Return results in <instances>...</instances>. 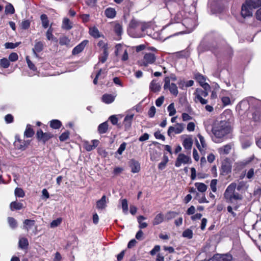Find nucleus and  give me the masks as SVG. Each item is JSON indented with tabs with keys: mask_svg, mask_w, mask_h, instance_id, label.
<instances>
[{
	"mask_svg": "<svg viewBox=\"0 0 261 261\" xmlns=\"http://www.w3.org/2000/svg\"><path fill=\"white\" fill-rule=\"evenodd\" d=\"M34 134V130L30 124H28L24 132V135L27 138L31 137Z\"/></svg>",
	"mask_w": 261,
	"mask_h": 261,
	"instance_id": "e433bc0d",
	"label": "nucleus"
},
{
	"mask_svg": "<svg viewBox=\"0 0 261 261\" xmlns=\"http://www.w3.org/2000/svg\"><path fill=\"white\" fill-rule=\"evenodd\" d=\"M29 245L28 241L26 238H22L19 239V246L21 249H25L27 248Z\"/></svg>",
	"mask_w": 261,
	"mask_h": 261,
	"instance_id": "37998d69",
	"label": "nucleus"
},
{
	"mask_svg": "<svg viewBox=\"0 0 261 261\" xmlns=\"http://www.w3.org/2000/svg\"><path fill=\"white\" fill-rule=\"evenodd\" d=\"M106 16L109 18H113L115 17L116 12L114 8H108L105 11Z\"/></svg>",
	"mask_w": 261,
	"mask_h": 261,
	"instance_id": "2f4dec72",
	"label": "nucleus"
},
{
	"mask_svg": "<svg viewBox=\"0 0 261 261\" xmlns=\"http://www.w3.org/2000/svg\"><path fill=\"white\" fill-rule=\"evenodd\" d=\"M14 193L15 196L18 197L22 198L25 195L24 191L20 188H16L15 190Z\"/></svg>",
	"mask_w": 261,
	"mask_h": 261,
	"instance_id": "3c124183",
	"label": "nucleus"
},
{
	"mask_svg": "<svg viewBox=\"0 0 261 261\" xmlns=\"http://www.w3.org/2000/svg\"><path fill=\"white\" fill-rule=\"evenodd\" d=\"M231 255L225 254L214 256L213 261H231Z\"/></svg>",
	"mask_w": 261,
	"mask_h": 261,
	"instance_id": "c85d7f7f",
	"label": "nucleus"
},
{
	"mask_svg": "<svg viewBox=\"0 0 261 261\" xmlns=\"http://www.w3.org/2000/svg\"><path fill=\"white\" fill-rule=\"evenodd\" d=\"M115 55L118 56L121 53H122L121 60L123 61H127L128 59V53L126 49L124 48L121 45L117 44L116 45Z\"/></svg>",
	"mask_w": 261,
	"mask_h": 261,
	"instance_id": "f8f14e48",
	"label": "nucleus"
},
{
	"mask_svg": "<svg viewBox=\"0 0 261 261\" xmlns=\"http://www.w3.org/2000/svg\"><path fill=\"white\" fill-rule=\"evenodd\" d=\"M35 223L33 220L26 219L23 222V228L29 231L34 226Z\"/></svg>",
	"mask_w": 261,
	"mask_h": 261,
	"instance_id": "c756f323",
	"label": "nucleus"
},
{
	"mask_svg": "<svg viewBox=\"0 0 261 261\" xmlns=\"http://www.w3.org/2000/svg\"><path fill=\"white\" fill-rule=\"evenodd\" d=\"M107 197L106 195H103L100 199L96 202V208L99 210L105 209L107 206Z\"/></svg>",
	"mask_w": 261,
	"mask_h": 261,
	"instance_id": "5701e85b",
	"label": "nucleus"
},
{
	"mask_svg": "<svg viewBox=\"0 0 261 261\" xmlns=\"http://www.w3.org/2000/svg\"><path fill=\"white\" fill-rule=\"evenodd\" d=\"M193 142L191 136H188L183 140L182 145L187 150H190L192 148Z\"/></svg>",
	"mask_w": 261,
	"mask_h": 261,
	"instance_id": "a878e982",
	"label": "nucleus"
},
{
	"mask_svg": "<svg viewBox=\"0 0 261 261\" xmlns=\"http://www.w3.org/2000/svg\"><path fill=\"white\" fill-rule=\"evenodd\" d=\"M231 145L230 144H226L219 148L218 151L220 154L225 155L228 154L231 149Z\"/></svg>",
	"mask_w": 261,
	"mask_h": 261,
	"instance_id": "393cba45",
	"label": "nucleus"
},
{
	"mask_svg": "<svg viewBox=\"0 0 261 261\" xmlns=\"http://www.w3.org/2000/svg\"><path fill=\"white\" fill-rule=\"evenodd\" d=\"M69 131H66L63 133L59 137L60 141L63 142L67 140L69 138Z\"/></svg>",
	"mask_w": 261,
	"mask_h": 261,
	"instance_id": "4d7b16f0",
	"label": "nucleus"
},
{
	"mask_svg": "<svg viewBox=\"0 0 261 261\" xmlns=\"http://www.w3.org/2000/svg\"><path fill=\"white\" fill-rule=\"evenodd\" d=\"M197 16L194 13H189L184 18L181 24H178L179 30L182 29L184 27L188 30V32L192 31L197 25Z\"/></svg>",
	"mask_w": 261,
	"mask_h": 261,
	"instance_id": "39448f33",
	"label": "nucleus"
},
{
	"mask_svg": "<svg viewBox=\"0 0 261 261\" xmlns=\"http://www.w3.org/2000/svg\"><path fill=\"white\" fill-rule=\"evenodd\" d=\"M20 42H16V43H12V42H7L5 44V46L6 48H11L13 49L16 47H17Z\"/></svg>",
	"mask_w": 261,
	"mask_h": 261,
	"instance_id": "13d9d810",
	"label": "nucleus"
},
{
	"mask_svg": "<svg viewBox=\"0 0 261 261\" xmlns=\"http://www.w3.org/2000/svg\"><path fill=\"white\" fill-rule=\"evenodd\" d=\"M146 219V218L143 216H140L138 217V222L139 223V227L140 229L146 228L147 226V224L142 221Z\"/></svg>",
	"mask_w": 261,
	"mask_h": 261,
	"instance_id": "58836bf2",
	"label": "nucleus"
},
{
	"mask_svg": "<svg viewBox=\"0 0 261 261\" xmlns=\"http://www.w3.org/2000/svg\"><path fill=\"white\" fill-rule=\"evenodd\" d=\"M195 79L203 89H211L208 84L205 82L206 78L202 74L199 73L196 74L195 75Z\"/></svg>",
	"mask_w": 261,
	"mask_h": 261,
	"instance_id": "2eb2a0df",
	"label": "nucleus"
},
{
	"mask_svg": "<svg viewBox=\"0 0 261 261\" xmlns=\"http://www.w3.org/2000/svg\"><path fill=\"white\" fill-rule=\"evenodd\" d=\"M121 205L123 212L124 214L128 213V204L127 201L126 199L121 200Z\"/></svg>",
	"mask_w": 261,
	"mask_h": 261,
	"instance_id": "8fccbe9b",
	"label": "nucleus"
},
{
	"mask_svg": "<svg viewBox=\"0 0 261 261\" xmlns=\"http://www.w3.org/2000/svg\"><path fill=\"white\" fill-rule=\"evenodd\" d=\"M161 84L156 80H152L149 85V89L153 92H158L161 90Z\"/></svg>",
	"mask_w": 261,
	"mask_h": 261,
	"instance_id": "a211bd4d",
	"label": "nucleus"
},
{
	"mask_svg": "<svg viewBox=\"0 0 261 261\" xmlns=\"http://www.w3.org/2000/svg\"><path fill=\"white\" fill-rule=\"evenodd\" d=\"M246 188V183L243 181L239 182L238 185L236 187L238 191H241Z\"/></svg>",
	"mask_w": 261,
	"mask_h": 261,
	"instance_id": "0e129e2a",
	"label": "nucleus"
},
{
	"mask_svg": "<svg viewBox=\"0 0 261 261\" xmlns=\"http://www.w3.org/2000/svg\"><path fill=\"white\" fill-rule=\"evenodd\" d=\"M103 55L99 58V62L102 63H105L108 57V47L107 46L104 44L103 46Z\"/></svg>",
	"mask_w": 261,
	"mask_h": 261,
	"instance_id": "473e14b6",
	"label": "nucleus"
},
{
	"mask_svg": "<svg viewBox=\"0 0 261 261\" xmlns=\"http://www.w3.org/2000/svg\"><path fill=\"white\" fill-rule=\"evenodd\" d=\"M116 96V94H105L102 96L101 99L104 103L109 104L114 101Z\"/></svg>",
	"mask_w": 261,
	"mask_h": 261,
	"instance_id": "4be33fe9",
	"label": "nucleus"
},
{
	"mask_svg": "<svg viewBox=\"0 0 261 261\" xmlns=\"http://www.w3.org/2000/svg\"><path fill=\"white\" fill-rule=\"evenodd\" d=\"M15 12L14 8L12 5L11 4H9L6 6L5 8V13L6 14H13Z\"/></svg>",
	"mask_w": 261,
	"mask_h": 261,
	"instance_id": "6e6d98bb",
	"label": "nucleus"
},
{
	"mask_svg": "<svg viewBox=\"0 0 261 261\" xmlns=\"http://www.w3.org/2000/svg\"><path fill=\"white\" fill-rule=\"evenodd\" d=\"M43 44L41 41H35L34 47L32 49V51L35 57H38L37 53L41 52L43 49Z\"/></svg>",
	"mask_w": 261,
	"mask_h": 261,
	"instance_id": "6ab92c4d",
	"label": "nucleus"
},
{
	"mask_svg": "<svg viewBox=\"0 0 261 261\" xmlns=\"http://www.w3.org/2000/svg\"><path fill=\"white\" fill-rule=\"evenodd\" d=\"M184 129V124L182 123H177L174 126H171L169 127L167 131L168 135L171 137L173 133L176 134H180Z\"/></svg>",
	"mask_w": 261,
	"mask_h": 261,
	"instance_id": "9b49d317",
	"label": "nucleus"
},
{
	"mask_svg": "<svg viewBox=\"0 0 261 261\" xmlns=\"http://www.w3.org/2000/svg\"><path fill=\"white\" fill-rule=\"evenodd\" d=\"M108 124L107 122L101 123L98 127V130L100 134L106 133L108 130Z\"/></svg>",
	"mask_w": 261,
	"mask_h": 261,
	"instance_id": "4c0bfd02",
	"label": "nucleus"
},
{
	"mask_svg": "<svg viewBox=\"0 0 261 261\" xmlns=\"http://www.w3.org/2000/svg\"><path fill=\"white\" fill-rule=\"evenodd\" d=\"M224 118L225 119L221 121H216L213 125L211 137L216 143L222 142L224 138L231 131V124L233 120L232 112L230 110L225 111L222 114V118Z\"/></svg>",
	"mask_w": 261,
	"mask_h": 261,
	"instance_id": "f257e3e1",
	"label": "nucleus"
},
{
	"mask_svg": "<svg viewBox=\"0 0 261 261\" xmlns=\"http://www.w3.org/2000/svg\"><path fill=\"white\" fill-rule=\"evenodd\" d=\"M62 222L61 218H58L56 220L53 221L50 223V227L54 228L59 225Z\"/></svg>",
	"mask_w": 261,
	"mask_h": 261,
	"instance_id": "e2e57ef3",
	"label": "nucleus"
},
{
	"mask_svg": "<svg viewBox=\"0 0 261 261\" xmlns=\"http://www.w3.org/2000/svg\"><path fill=\"white\" fill-rule=\"evenodd\" d=\"M231 167L228 163H223L222 164L221 172L223 175H227L231 172Z\"/></svg>",
	"mask_w": 261,
	"mask_h": 261,
	"instance_id": "cd10ccee",
	"label": "nucleus"
},
{
	"mask_svg": "<svg viewBox=\"0 0 261 261\" xmlns=\"http://www.w3.org/2000/svg\"><path fill=\"white\" fill-rule=\"evenodd\" d=\"M130 167L131 168V171L133 173H138L140 170V165L139 163L135 160H132L130 161Z\"/></svg>",
	"mask_w": 261,
	"mask_h": 261,
	"instance_id": "b1692460",
	"label": "nucleus"
},
{
	"mask_svg": "<svg viewBox=\"0 0 261 261\" xmlns=\"http://www.w3.org/2000/svg\"><path fill=\"white\" fill-rule=\"evenodd\" d=\"M168 161L169 160L168 156L166 155H164L163 157V160L159 164V169L161 170L165 169Z\"/></svg>",
	"mask_w": 261,
	"mask_h": 261,
	"instance_id": "a18cd8bd",
	"label": "nucleus"
},
{
	"mask_svg": "<svg viewBox=\"0 0 261 261\" xmlns=\"http://www.w3.org/2000/svg\"><path fill=\"white\" fill-rule=\"evenodd\" d=\"M114 32L117 35H121L122 33V26L119 24L117 23L115 25L114 29Z\"/></svg>",
	"mask_w": 261,
	"mask_h": 261,
	"instance_id": "5fc2aeb1",
	"label": "nucleus"
},
{
	"mask_svg": "<svg viewBox=\"0 0 261 261\" xmlns=\"http://www.w3.org/2000/svg\"><path fill=\"white\" fill-rule=\"evenodd\" d=\"M247 2H249L251 6L255 9L261 6V0H246Z\"/></svg>",
	"mask_w": 261,
	"mask_h": 261,
	"instance_id": "49530a36",
	"label": "nucleus"
},
{
	"mask_svg": "<svg viewBox=\"0 0 261 261\" xmlns=\"http://www.w3.org/2000/svg\"><path fill=\"white\" fill-rule=\"evenodd\" d=\"M164 89L168 90L170 94L173 96L176 97L178 94V87L177 85L173 83H171L169 76H166L164 80Z\"/></svg>",
	"mask_w": 261,
	"mask_h": 261,
	"instance_id": "0eeeda50",
	"label": "nucleus"
},
{
	"mask_svg": "<svg viewBox=\"0 0 261 261\" xmlns=\"http://www.w3.org/2000/svg\"><path fill=\"white\" fill-rule=\"evenodd\" d=\"M195 186L198 191L201 193L205 192L207 188L206 185L202 182H196L195 183Z\"/></svg>",
	"mask_w": 261,
	"mask_h": 261,
	"instance_id": "f704fd0d",
	"label": "nucleus"
},
{
	"mask_svg": "<svg viewBox=\"0 0 261 261\" xmlns=\"http://www.w3.org/2000/svg\"><path fill=\"white\" fill-rule=\"evenodd\" d=\"M217 179H214L211 180L210 184V187L212 191L213 192H216L217 191Z\"/></svg>",
	"mask_w": 261,
	"mask_h": 261,
	"instance_id": "052dcab7",
	"label": "nucleus"
},
{
	"mask_svg": "<svg viewBox=\"0 0 261 261\" xmlns=\"http://www.w3.org/2000/svg\"><path fill=\"white\" fill-rule=\"evenodd\" d=\"M148 24L145 22L133 19L129 24L128 33L134 38H140L142 36V33L148 28Z\"/></svg>",
	"mask_w": 261,
	"mask_h": 261,
	"instance_id": "7ed1b4c3",
	"label": "nucleus"
},
{
	"mask_svg": "<svg viewBox=\"0 0 261 261\" xmlns=\"http://www.w3.org/2000/svg\"><path fill=\"white\" fill-rule=\"evenodd\" d=\"M89 34L90 35L96 38H99L100 37L99 31L95 27L91 28L90 29Z\"/></svg>",
	"mask_w": 261,
	"mask_h": 261,
	"instance_id": "79ce46f5",
	"label": "nucleus"
},
{
	"mask_svg": "<svg viewBox=\"0 0 261 261\" xmlns=\"http://www.w3.org/2000/svg\"><path fill=\"white\" fill-rule=\"evenodd\" d=\"M84 147L85 149L88 151H90L93 150L94 148L91 143H90L88 141H86L84 143Z\"/></svg>",
	"mask_w": 261,
	"mask_h": 261,
	"instance_id": "338daca9",
	"label": "nucleus"
},
{
	"mask_svg": "<svg viewBox=\"0 0 261 261\" xmlns=\"http://www.w3.org/2000/svg\"><path fill=\"white\" fill-rule=\"evenodd\" d=\"M254 9L249 2L246 0L245 3L242 4L241 7V16L245 18L252 16V10Z\"/></svg>",
	"mask_w": 261,
	"mask_h": 261,
	"instance_id": "6e6552de",
	"label": "nucleus"
},
{
	"mask_svg": "<svg viewBox=\"0 0 261 261\" xmlns=\"http://www.w3.org/2000/svg\"><path fill=\"white\" fill-rule=\"evenodd\" d=\"M88 43V41L87 40L83 41L73 49L72 51V54L75 55L81 53L84 50Z\"/></svg>",
	"mask_w": 261,
	"mask_h": 261,
	"instance_id": "dca6fc26",
	"label": "nucleus"
},
{
	"mask_svg": "<svg viewBox=\"0 0 261 261\" xmlns=\"http://www.w3.org/2000/svg\"><path fill=\"white\" fill-rule=\"evenodd\" d=\"M191 163V159L190 156L184 153H179L175 161V166L179 167L181 164H187Z\"/></svg>",
	"mask_w": 261,
	"mask_h": 261,
	"instance_id": "1a4fd4ad",
	"label": "nucleus"
},
{
	"mask_svg": "<svg viewBox=\"0 0 261 261\" xmlns=\"http://www.w3.org/2000/svg\"><path fill=\"white\" fill-rule=\"evenodd\" d=\"M185 12L184 11H179L176 14L174 18V23H176L175 26V28H177L179 30L178 24H181L180 21L182 22L183 19V14H185Z\"/></svg>",
	"mask_w": 261,
	"mask_h": 261,
	"instance_id": "412c9836",
	"label": "nucleus"
},
{
	"mask_svg": "<svg viewBox=\"0 0 261 261\" xmlns=\"http://www.w3.org/2000/svg\"><path fill=\"white\" fill-rule=\"evenodd\" d=\"M42 27L46 29L49 25V20L46 14H42L40 16Z\"/></svg>",
	"mask_w": 261,
	"mask_h": 261,
	"instance_id": "c9c22d12",
	"label": "nucleus"
},
{
	"mask_svg": "<svg viewBox=\"0 0 261 261\" xmlns=\"http://www.w3.org/2000/svg\"><path fill=\"white\" fill-rule=\"evenodd\" d=\"M167 111L170 116H173L176 114V111L175 109L174 103H171L168 106Z\"/></svg>",
	"mask_w": 261,
	"mask_h": 261,
	"instance_id": "c03bdc74",
	"label": "nucleus"
},
{
	"mask_svg": "<svg viewBox=\"0 0 261 261\" xmlns=\"http://www.w3.org/2000/svg\"><path fill=\"white\" fill-rule=\"evenodd\" d=\"M178 215V213H177L173 211H169L168 212L165 216V219L166 220L169 221L174 218H175L176 215Z\"/></svg>",
	"mask_w": 261,
	"mask_h": 261,
	"instance_id": "603ef678",
	"label": "nucleus"
},
{
	"mask_svg": "<svg viewBox=\"0 0 261 261\" xmlns=\"http://www.w3.org/2000/svg\"><path fill=\"white\" fill-rule=\"evenodd\" d=\"M0 66L4 68H7L10 66V62L9 60L6 58H4L0 60Z\"/></svg>",
	"mask_w": 261,
	"mask_h": 261,
	"instance_id": "de8ad7c7",
	"label": "nucleus"
},
{
	"mask_svg": "<svg viewBox=\"0 0 261 261\" xmlns=\"http://www.w3.org/2000/svg\"><path fill=\"white\" fill-rule=\"evenodd\" d=\"M18 59V55L16 53H11L9 56V61L15 62Z\"/></svg>",
	"mask_w": 261,
	"mask_h": 261,
	"instance_id": "69168bd1",
	"label": "nucleus"
},
{
	"mask_svg": "<svg viewBox=\"0 0 261 261\" xmlns=\"http://www.w3.org/2000/svg\"><path fill=\"white\" fill-rule=\"evenodd\" d=\"M62 28L67 30H69L72 28V23L68 18H64L63 19Z\"/></svg>",
	"mask_w": 261,
	"mask_h": 261,
	"instance_id": "72a5a7b5",
	"label": "nucleus"
},
{
	"mask_svg": "<svg viewBox=\"0 0 261 261\" xmlns=\"http://www.w3.org/2000/svg\"><path fill=\"white\" fill-rule=\"evenodd\" d=\"M250 106L249 112L248 115L250 113L251 118L256 122L261 121V100L252 98L250 102L243 101L240 104V108H247Z\"/></svg>",
	"mask_w": 261,
	"mask_h": 261,
	"instance_id": "f03ea898",
	"label": "nucleus"
},
{
	"mask_svg": "<svg viewBox=\"0 0 261 261\" xmlns=\"http://www.w3.org/2000/svg\"><path fill=\"white\" fill-rule=\"evenodd\" d=\"M134 116V114L129 113L125 117L124 119V125L126 128H128L130 127Z\"/></svg>",
	"mask_w": 261,
	"mask_h": 261,
	"instance_id": "bb28decb",
	"label": "nucleus"
},
{
	"mask_svg": "<svg viewBox=\"0 0 261 261\" xmlns=\"http://www.w3.org/2000/svg\"><path fill=\"white\" fill-rule=\"evenodd\" d=\"M237 184L235 182L231 183L225 190L224 197L227 202L233 203L238 200H241L242 196L236 192Z\"/></svg>",
	"mask_w": 261,
	"mask_h": 261,
	"instance_id": "20e7f679",
	"label": "nucleus"
},
{
	"mask_svg": "<svg viewBox=\"0 0 261 261\" xmlns=\"http://www.w3.org/2000/svg\"><path fill=\"white\" fill-rule=\"evenodd\" d=\"M22 207L23 204L21 203L17 202L16 201L12 202L10 204V208L12 211L15 210H20L22 208Z\"/></svg>",
	"mask_w": 261,
	"mask_h": 261,
	"instance_id": "a19ab883",
	"label": "nucleus"
},
{
	"mask_svg": "<svg viewBox=\"0 0 261 261\" xmlns=\"http://www.w3.org/2000/svg\"><path fill=\"white\" fill-rule=\"evenodd\" d=\"M182 236L188 239H191L193 237V231L190 229H187L182 232Z\"/></svg>",
	"mask_w": 261,
	"mask_h": 261,
	"instance_id": "864d4df0",
	"label": "nucleus"
},
{
	"mask_svg": "<svg viewBox=\"0 0 261 261\" xmlns=\"http://www.w3.org/2000/svg\"><path fill=\"white\" fill-rule=\"evenodd\" d=\"M164 217L163 214H162V213H159L157 214L154 217L152 221V224L153 225H159L162 223L164 221Z\"/></svg>",
	"mask_w": 261,
	"mask_h": 261,
	"instance_id": "7c9ffc66",
	"label": "nucleus"
},
{
	"mask_svg": "<svg viewBox=\"0 0 261 261\" xmlns=\"http://www.w3.org/2000/svg\"><path fill=\"white\" fill-rule=\"evenodd\" d=\"M156 57L153 53H147L144 55L141 65L147 66L148 64H152L155 62Z\"/></svg>",
	"mask_w": 261,
	"mask_h": 261,
	"instance_id": "9d476101",
	"label": "nucleus"
},
{
	"mask_svg": "<svg viewBox=\"0 0 261 261\" xmlns=\"http://www.w3.org/2000/svg\"><path fill=\"white\" fill-rule=\"evenodd\" d=\"M8 220L9 225L11 228H14L17 226L16 221L13 218L9 217Z\"/></svg>",
	"mask_w": 261,
	"mask_h": 261,
	"instance_id": "680f3d73",
	"label": "nucleus"
},
{
	"mask_svg": "<svg viewBox=\"0 0 261 261\" xmlns=\"http://www.w3.org/2000/svg\"><path fill=\"white\" fill-rule=\"evenodd\" d=\"M211 89H203L197 88L194 93L195 102H200L202 105H205L207 103V100L204 99L203 97H205L208 96V92Z\"/></svg>",
	"mask_w": 261,
	"mask_h": 261,
	"instance_id": "423d86ee",
	"label": "nucleus"
},
{
	"mask_svg": "<svg viewBox=\"0 0 261 261\" xmlns=\"http://www.w3.org/2000/svg\"><path fill=\"white\" fill-rule=\"evenodd\" d=\"M61 122L57 119L53 120L50 122V126L54 129H58L61 127Z\"/></svg>",
	"mask_w": 261,
	"mask_h": 261,
	"instance_id": "ea45409f",
	"label": "nucleus"
},
{
	"mask_svg": "<svg viewBox=\"0 0 261 261\" xmlns=\"http://www.w3.org/2000/svg\"><path fill=\"white\" fill-rule=\"evenodd\" d=\"M53 29L50 27L46 33V36L48 40H53L54 39H55L56 38L54 36L53 34Z\"/></svg>",
	"mask_w": 261,
	"mask_h": 261,
	"instance_id": "09e8293b",
	"label": "nucleus"
},
{
	"mask_svg": "<svg viewBox=\"0 0 261 261\" xmlns=\"http://www.w3.org/2000/svg\"><path fill=\"white\" fill-rule=\"evenodd\" d=\"M36 136L39 141H42L44 143L53 137V135L51 133L49 132L43 133L41 129H39L37 132Z\"/></svg>",
	"mask_w": 261,
	"mask_h": 261,
	"instance_id": "ddd939ff",
	"label": "nucleus"
},
{
	"mask_svg": "<svg viewBox=\"0 0 261 261\" xmlns=\"http://www.w3.org/2000/svg\"><path fill=\"white\" fill-rule=\"evenodd\" d=\"M197 137H198L200 144V145L198 143V142L196 141V146L199 150L201 152L202 150H203L206 147V143L205 142V139L204 137L200 135V134H198L197 135Z\"/></svg>",
	"mask_w": 261,
	"mask_h": 261,
	"instance_id": "aec40b11",
	"label": "nucleus"
},
{
	"mask_svg": "<svg viewBox=\"0 0 261 261\" xmlns=\"http://www.w3.org/2000/svg\"><path fill=\"white\" fill-rule=\"evenodd\" d=\"M30 26V22L28 20H25L21 22V27L22 29L26 30L28 29Z\"/></svg>",
	"mask_w": 261,
	"mask_h": 261,
	"instance_id": "774afa93",
	"label": "nucleus"
},
{
	"mask_svg": "<svg viewBox=\"0 0 261 261\" xmlns=\"http://www.w3.org/2000/svg\"><path fill=\"white\" fill-rule=\"evenodd\" d=\"M216 121L213 119L208 118L206 119L204 122V128L206 133L211 136L213 129V125L215 124Z\"/></svg>",
	"mask_w": 261,
	"mask_h": 261,
	"instance_id": "4468645a",
	"label": "nucleus"
},
{
	"mask_svg": "<svg viewBox=\"0 0 261 261\" xmlns=\"http://www.w3.org/2000/svg\"><path fill=\"white\" fill-rule=\"evenodd\" d=\"M26 61L29 68L33 71H36L37 68L35 65L31 62L28 56L26 57Z\"/></svg>",
	"mask_w": 261,
	"mask_h": 261,
	"instance_id": "bf43d9fd",
	"label": "nucleus"
},
{
	"mask_svg": "<svg viewBox=\"0 0 261 261\" xmlns=\"http://www.w3.org/2000/svg\"><path fill=\"white\" fill-rule=\"evenodd\" d=\"M14 145L16 149L24 150L26 148L28 143L24 140H21L16 136Z\"/></svg>",
	"mask_w": 261,
	"mask_h": 261,
	"instance_id": "f3484780",
	"label": "nucleus"
}]
</instances>
